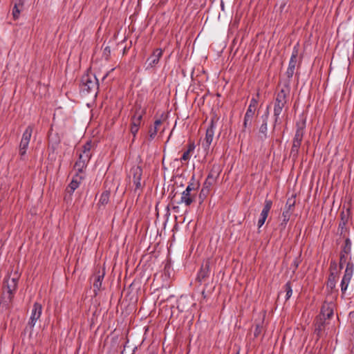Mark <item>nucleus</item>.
Masks as SVG:
<instances>
[{
	"label": "nucleus",
	"mask_w": 354,
	"mask_h": 354,
	"mask_svg": "<svg viewBox=\"0 0 354 354\" xmlns=\"http://www.w3.org/2000/svg\"><path fill=\"white\" fill-rule=\"evenodd\" d=\"M289 92L288 86H285L277 94L274 106V127L277 124L281 123L279 116L287 103V97L289 95Z\"/></svg>",
	"instance_id": "1"
},
{
	"label": "nucleus",
	"mask_w": 354,
	"mask_h": 354,
	"mask_svg": "<svg viewBox=\"0 0 354 354\" xmlns=\"http://www.w3.org/2000/svg\"><path fill=\"white\" fill-rule=\"evenodd\" d=\"M91 142H87L82 147V151L80 153L79 158L74 165L75 169L78 172H82L89 162L92 156L91 152Z\"/></svg>",
	"instance_id": "2"
},
{
	"label": "nucleus",
	"mask_w": 354,
	"mask_h": 354,
	"mask_svg": "<svg viewBox=\"0 0 354 354\" xmlns=\"http://www.w3.org/2000/svg\"><path fill=\"white\" fill-rule=\"evenodd\" d=\"M98 88L97 79L92 75H84L81 80V90L83 92H95Z\"/></svg>",
	"instance_id": "3"
},
{
	"label": "nucleus",
	"mask_w": 354,
	"mask_h": 354,
	"mask_svg": "<svg viewBox=\"0 0 354 354\" xmlns=\"http://www.w3.org/2000/svg\"><path fill=\"white\" fill-rule=\"evenodd\" d=\"M215 129V122L214 120H212L209 127L206 129L205 138L202 143V146L205 151L209 150V147L212 143Z\"/></svg>",
	"instance_id": "4"
},
{
	"label": "nucleus",
	"mask_w": 354,
	"mask_h": 354,
	"mask_svg": "<svg viewBox=\"0 0 354 354\" xmlns=\"http://www.w3.org/2000/svg\"><path fill=\"white\" fill-rule=\"evenodd\" d=\"M353 263L348 262L346 265V268L341 282V290L343 293L346 292L348 288V286L351 281V279L353 274Z\"/></svg>",
	"instance_id": "5"
},
{
	"label": "nucleus",
	"mask_w": 354,
	"mask_h": 354,
	"mask_svg": "<svg viewBox=\"0 0 354 354\" xmlns=\"http://www.w3.org/2000/svg\"><path fill=\"white\" fill-rule=\"evenodd\" d=\"M298 54H299V50L296 47H295L293 48L292 55H291V57H290V59L289 62L288 68L286 73V75L287 77L288 78V80H290L295 73V68L298 63V61H297Z\"/></svg>",
	"instance_id": "6"
},
{
	"label": "nucleus",
	"mask_w": 354,
	"mask_h": 354,
	"mask_svg": "<svg viewBox=\"0 0 354 354\" xmlns=\"http://www.w3.org/2000/svg\"><path fill=\"white\" fill-rule=\"evenodd\" d=\"M42 312V306L40 304L36 302L33 305L31 316L28 322V326L30 328L34 327L36 322L39 319Z\"/></svg>",
	"instance_id": "7"
},
{
	"label": "nucleus",
	"mask_w": 354,
	"mask_h": 354,
	"mask_svg": "<svg viewBox=\"0 0 354 354\" xmlns=\"http://www.w3.org/2000/svg\"><path fill=\"white\" fill-rule=\"evenodd\" d=\"M306 127V120L301 118L296 123V132L294 137V140L302 141L304 134V129Z\"/></svg>",
	"instance_id": "8"
},
{
	"label": "nucleus",
	"mask_w": 354,
	"mask_h": 354,
	"mask_svg": "<svg viewBox=\"0 0 354 354\" xmlns=\"http://www.w3.org/2000/svg\"><path fill=\"white\" fill-rule=\"evenodd\" d=\"M131 173L133 174V180L136 189L141 187V176L142 174V169L140 167L136 166L131 169Z\"/></svg>",
	"instance_id": "9"
},
{
	"label": "nucleus",
	"mask_w": 354,
	"mask_h": 354,
	"mask_svg": "<svg viewBox=\"0 0 354 354\" xmlns=\"http://www.w3.org/2000/svg\"><path fill=\"white\" fill-rule=\"evenodd\" d=\"M272 205V202L271 201H266L263 209L261 213V217L258 221L259 227H261L264 224L268 217V212L271 209Z\"/></svg>",
	"instance_id": "10"
},
{
	"label": "nucleus",
	"mask_w": 354,
	"mask_h": 354,
	"mask_svg": "<svg viewBox=\"0 0 354 354\" xmlns=\"http://www.w3.org/2000/svg\"><path fill=\"white\" fill-rule=\"evenodd\" d=\"M263 118V124L261 125L259 128V133L261 139L263 140L267 138V131H268V120L269 118V111L268 107L267 108L266 112L262 116Z\"/></svg>",
	"instance_id": "11"
},
{
	"label": "nucleus",
	"mask_w": 354,
	"mask_h": 354,
	"mask_svg": "<svg viewBox=\"0 0 354 354\" xmlns=\"http://www.w3.org/2000/svg\"><path fill=\"white\" fill-rule=\"evenodd\" d=\"M162 55V51L161 49H160V48L156 49L153 51V55L150 57H149L147 61L148 63L147 68H149V67L152 68V67L155 66L158 63L159 59L161 57Z\"/></svg>",
	"instance_id": "12"
},
{
	"label": "nucleus",
	"mask_w": 354,
	"mask_h": 354,
	"mask_svg": "<svg viewBox=\"0 0 354 354\" xmlns=\"http://www.w3.org/2000/svg\"><path fill=\"white\" fill-rule=\"evenodd\" d=\"M333 315V304H324L319 317L323 319L330 318Z\"/></svg>",
	"instance_id": "13"
},
{
	"label": "nucleus",
	"mask_w": 354,
	"mask_h": 354,
	"mask_svg": "<svg viewBox=\"0 0 354 354\" xmlns=\"http://www.w3.org/2000/svg\"><path fill=\"white\" fill-rule=\"evenodd\" d=\"M196 198L194 193H187L185 190L183 192L180 201L178 203H184L186 206H189Z\"/></svg>",
	"instance_id": "14"
},
{
	"label": "nucleus",
	"mask_w": 354,
	"mask_h": 354,
	"mask_svg": "<svg viewBox=\"0 0 354 354\" xmlns=\"http://www.w3.org/2000/svg\"><path fill=\"white\" fill-rule=\"evenodd\" d=\"M17 279L18 276L17 274H15L12 278L8 277L5 280L4 283H6V289H8V292L10 295L12 294L13 290H15L17 287Z\"/></svg>",
	"instance_id": "15"
},
{
	"label": "nucleus",
	"mask_w": 354,
	"mask_h": 354,
	"mask_svg": "<svg viewBox=\"0 0 354 354\" xmlns=\"http://www.w3.org/2000/svg\"><path fill=\"white\" fill-rule=\"evenodd\" d=\"M162 120L161 119L156 120L154 122V124L153 126L150 127L149 130V137L148 139L149 141L153 140L156 136L157 135V133L159 130L160 126L162 124Z\"/></svg>",
	"instance_id": "16"
},
{
	"label": "nucleus",
	"mask_w": 354,
	"mask_h": 354,
	"mask_svg": "<svg viewBox=\"0 0 354 354\" xmlns=\"http://www.w3.org/2000/svg\"><path fill=\"white\" fill-rule=\"evenodd\" d=\"M256 110L252 109L251 108H248V110L245 114L244 121H243V127L246 129L248 127H250L252 125V122L253 118L255 115Z\"/></svg>",
	"instance_id": "17"
},
{
	"label": "nucleus",
	"mask_w": 354,
	"mask_h": 354,
	"mask_svg": "<svg viewBox=\"0 0 354 354\" xmlns=\"http://www.w3.org/2000/svg\"><path fill=\"white\" fill-rule=\"evenodd\" d=\"M209 274V263L206 261L201 266V270L198 274V279L199 281H203Z\"/></svg>",
	"instance_id": "18"
},
{
	"label": "nucleus",
	"mask_w": 354,
	"mask_h": 354,
	"mask_svg": "<svg viewBox=\"0 0 354 354\" xmlns=\"http://www.w3.org/2000/svg\"><path fill=\"white\" fill-rule=\"evenodd\" d=\"M325 324L326 323L323 321L322 317H319L315 324V332L319 337L322 335V333L325 328Z\"/></svg>",
	"instance_id": "19"
},
{
	"label": "nucleus",
	"mask_w": 354,
	"mask_h": 354,
	"mask_svg": "<svg viewBox=\"0 0 354 354\" xmlns=\"http://www.w3.org/2000/svg\"><path fill=\"white\" fill-rule=\"evenodd\" d=\"M143 111H136L135 115L131 118V126L136 125V127H140L141 120L142 118Z\"/></svg>",
	"instance_id": "20"
},
{
	"label": "nucleus",
	"mask_w": 354,
	"mask_h": 354,
	"mask_svg": "<svg viewBox=\"0 0 354 354\" xmlns=\"http://www.w3.org/2000/svg\"><path fill=\"white\" fill-rule=\"evenodd\" d=\"M301 141L294 140L292 142V146L290 151V156L294 158H296L298 156L299 149L300 148Z\"/></svg>",
	"instance_id": "21"
},
{
	"label": "nucleus",
	"mask_w": 354,
	"mask_h": 354,
	"mask_svg": "<svg viewBox=\"0 0 354 354\" xmlns=\"http://www.w3.org/2000/svg\"><path fill=\"white\" fill-rule=\"evenodd\" d=\"M80 183V182L77 178H73L66 189L67 192L70 194H73V192L79 187Z\"/></svg>",
	"instance_id": "22"
},
{
	"label": "nucleus",
	"mask_w": 354,
	"mask_h": 354,
	"mask_svg": "<svg viewBox=\"0 0 354 354\" xmlns=\"http://www.w3.org/2000/svg\"><path fill=\"white\" fill-rule=\"evenodd\" d=\"M194 148H195V147L193 143L189 144L188 149L183 153V154L181 157V160L182 161H187L188 160H189V158L191 157L190 153L192 152H193V151L194 150Z\"/></svg>",
	"instance_id": "23"
},
{
	"label": "nucleus",
	"mask_w": 354,
	"mask_h": 354,
	"mask_svg": "<svg viewBox=\"0 0 354 354\" xmlns=\"http://www.w3.org/2000/svg\"><path fill=\"white\" fill-rule=\"evenodd\" d=\"M32 131H33L32 127L28 126L26 129L25 131L24 132L21 139L27 142H30V138H31L32 133Z\"/></svg>",
	"instance_id": "24"
},
{
	"label": "nucleus",
	"mask_w": 354,
	"mask_h": 354,
	"mask_svg": "<svg viewBox=\"0 0 354 354\" xmlns=\"http://www.w3.org/2000/svg\"><path fill=\"white\" fill-rule=\"evenodd\" d=\"M199 187V183H190L187 185V188L185 189V191L189 193H194V195H196L197 189Z\"/></svg>",
	"instance_id": "25"
},
{
	"label": "nucleus",
	"mask_w": 354,
	"mask_h": 354,
	"mask_svg": "<svg viewBox=\"0 0 354 354\" xmlns=\"http://www.w3.org/2000/svg\"><path fill=\"white\" fill-rule=\"evenodd\" d=\"M110 193L107 191L103 192L100 198L99 204L101 205H105L109 201Z\"/></svg>",
	"instance_id": "26"
},
{
	"label": "nucleus",
	"mask_w": 354,
	"mask_h": 354,
	"mask_svg": "<svg viewBox=\"0 0 354 354\" xmlns=\"http://www.w3.org/2000/svg\"><path fill=\"white\" fill-rule=\"evenodd\" d=\"M290 214H291V212H290L289 209H286L283 212V214H282L283 221H282L281 225L283 226V228L285 227L288 221L290 220Z\"/></svg>",
	"instance_id": "27"
},
{
	"label": "nucleus",
	"mask_w": 354,
	"mask_h": 354,
	"mask_svg": "<svg viewBox=\"0 0 354 354\" xmlns=\"http://www.w3.org/2000/svg\"><path fill=\"white\" fill-rule=\"evenodd\" d=\"M351 242L348 239H346L345 240L344 245L342 250V254H344V255L348 254L351 252Z\"/></svg>",
	"instance_id": "28"
},
{
	"label": "nucleus",
	"mask_w": 354,
	"mask_h": 354,
	"mask_svg": "<svg viewBox=\"0 0 354 354\" xmlns=\"http://www.w3.org/2000/svg\"><path fill=\"white\" fill-rule=\"evenodd\" d=\"M29 142H27L21 139L20 145H19V153L20 155L24 156L26 153V149L28 147Z\"/></svg>",
	"instance_id": "29"
},
{
	"label": "nucleus",
	"mask_w": 354,
	"mask_h": 354,
	"mask_svg": "<svg viewBox=\"0 0 354 354\" xmlns=\"http://www.w3.org/2000/svg\"><path fill=\"white\" fill-rule=\"evenodd\" d=\"M23 7V4L22 3H15V6L12 9V15H13V17L14 19H17L19 15V13H20V9L19 8H22Z\"/></svg>",
	"instance_id": "30"
},
{
	"label": "nucleus",
	"mask_w": 354,
	"mask_h": 354,
	"mask_svg": "<svg viewBox=\"0 0 354 354\" xmlns=\"http://www.w3.org/2000/svg\"><path fill=\"white\" fill-rule=\"evenodd\" d=\"M104 274L98 275L96 277V279L93 283V287L95 290H99L102 286V280L103 279Z\"/></svg>",
	"instance_id": "31"
},
{
	"label": "nucleus",
	"mask_w": 354,
	"mask_h": 354,
	"mask_svg": "<svg viewBox=\"0 0 354 354\" xmlns=\"http://www.w3.org/2000/svg\"><path fill=\"white\" fill-rule=\"evenodd\" d=\"M328 286L333 289L335 286V276L333 272H331L328 281Z\"/></svg>",
	"instance_id": "32"
},
{
	"label": "nucleus",
	"mask_w": 354,
	"mask_h": 354,
	"mask_svg": "<svg viewBox=\"0 0 354 354\" xmlns=\"http://www.w3.org/2000/svg\"><path fill=\"white\" fill-rule=\"evenodd\" d=\"M285 290H286V299L287 300V299H288L291 297L292 293V288H291L290 282H288L285 285Z\"/></svg>",
	"instance_id": "33"
},
{
	"label": "nucleus",
	"mask_w": 354,
	"mask_h": 354,
	"mask_svg": "<svg viewBox=\"0 0 354 354\" xmlns=\"http://www.w3.org/2000/svg\"><path fill=\"white\" fill-rule=\"evenodd\" d=\"M209 191L206 189V188H202L201 192H200V194H199V198L203 201L206 196L208 195L209 194Z\"/></svg>",
	"instance_id": "34"
},
{
	"label": "nucleus",
	"mask_w": 354,
	"mask_h": 354,
	"mask_svg": "<svg viewBox=\"0 0 354 354\" xmlns=\"http://www.w3.org/2000/svg\"><path fill=\"white\" fill-rule=\"evenodd\" d=\"M258 102L256 99L252 98L250 102L248 108H251L252 109L257 110Z\"/></svg>",
	"instance_id": "35"
},
{
	"label": "nucleus",
	"mask_w": 354,
	"mask_h": 354,
	"mask_svg": "<svg viewBox=\"0 0 354 354\" xmlns=\"http://www.w3.org/2000/svg\"><path fill=\"white\" fill-rule=\"evenodd\" d=\"M214 183V182H212V181L205 180V181L203 184V188H206L209 192L210 188Z\"/></svg>",
	"instance_id": "36"
},
{
	"label": "nucleus",
	"mask_w": 354,
	"mask_h": 354,
	"mask_svg": "<svg viewBox=\"0 0 354 354\" xmlns=\"http://www.w3.org/2000/svg\"><path fill=\"white\" fill-rule=\"evenodd\" d=\"M294 205L295 202L292 201L291 199H288L286 205V209H289L290 212H291V209L293 207Z\"/></svg>",
	"instance_id": "37"
},
{
	"label": "nucleus",
	"mask_w": 354,
	"mask_h": 354,
	"mask_svg": "<svg viewBox=\"0 0 354 354\" xmlns=\"http://www.w3.org/2000/svg\"><path fill=\"white\" fill-rule=\"evenodd\" d=\"M131 133H132L133 136V139L136 138V133H138L139 130V127H136V125L131 126Z\"/></svg>",
	"instance_id": "38"
},
{
	"label": "nucleus",
	"mask_w": 354,
	"mask_h": 354,
	"mask_svg": "<svg viewBox=\"0 0 354 354\" xmlns=\"http://www.w3.org/2000/svg\"><path fill=\"white\" fill-rule=\"evenodd\" d=\"M216 176H215L212 172L209 174L206 180L212 181V182H216Z\"/></svg>",
	"instance_id": "39"
},
{
	"label": "nucleus",
	"mask_w": 354,
	"mask_h": 354,
	"mask_svg": "<svg viewBox=\"0 0 354 354\" xmlns=\"http://www.w3.org/2000/svg\"><path fill=\"white\" fill-rule=\"evenodd\" d=\"M346 261V257L344 254H341V257H340V262H339V265H340V267L342 268V264H344V262Z\"/></svg>",
	"instance_id": "40"
},
{
	"label": "nucleus",
	"mask_w": 354,
	"mask_h": 354,
	"mask_svg": "<svg viewBox=\"0 0 354 354\" xmlns=\"http://www.w3.org/2000/svg\"><path fill=\"white\" fill-rule=\"evenodd\" d=\"M260 333V329H259V326H257L256 328V330L254 332V335L257 336L258 335V334Z\"/></svg>",
	"instance_id": "41"
},
{
	"label": "nucleus",
	"mask_w": 354,
	"mask_h": 354,
	"mask_svg": "<svg viewBox=\"0 0 354 354\" xmlns=\"http://www.w3.org/2000/svg\"><path fill=\"white\" fill-rule=\"evenodd\" d=\"M110 53V48H109V47H106L104 48V53Z\"/></svg>",
	"instance_id": "42"
},
{
	"label": "nucleus",
	"mask_w": 354,
	"mask_h": 354,
	"mask_svg": "<svg viewBox=\"0 0 354 354\" xmlns=\"http://www.w3.org/2000/svg\"><path fill=\"white\" fill-rule=\"evenodd\" d=\"M236 354H240V353H239V351H237Z\"/></svg>",
	"instance_id": "43"
}]
</instances>
